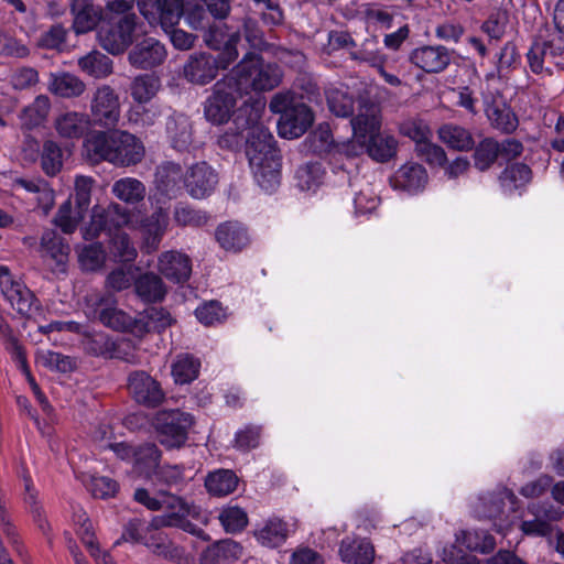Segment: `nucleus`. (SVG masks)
Here are the masks:
<instances>
[{"label": "nucleus", "mask_w": 564, "mask_h": 564, "mask_svg": "<svg viewBox=\"0 0 564 564\" xmlns=\"http://www.w3.org/2000/svg\"><path fill=\"white\" fill-rule=\"evenodd\" d=\"M264 104L245 102L235 116L238 128L247 129L246 155L257 183L267 192L280 184L281 153L269 129L260 121Z\"/></svg>", "instance_id": "1"}, {"label": "nucleus", "mask_w": 564, "mask_h": 564, "mask_svg": "<svg viewBox=\"0 0 564 564\" xmlns=\"http://www.w3.org/2000/svg\"><path fill=\"white\" fill-rule=\"evenodd\" d=\"M237 82L242 95L250 91L262 93L274 89L282 80V70L275 64L267 62L260 54L249 52L228 74Z\"/></svg>", "instance_id": "2"}, {"label": "nucleus", "mask_w": 564, "mask_h": 564, "mask_svg": "<svg viewBox=\"0 0 564 564\" xmlns=\"http://www.w3.org/2000/svg\"><path fill=\"white\" fill-rule=\"evenodd\" d=\"M352 139L337 147V154L348 159L368 153L369 132L381 128L380 105L366 96H360L357 101V113L351 119Z\"/></svg>", "instance_id": "3"}, {"label": "nucleus", "mask_w": 564, "mask_h": 564, "mask_svg": "<svg viewBox=\"0 0 564 564\" xmlns=\"http://www.w3.org/2000/svg\"><path fill=\"white\" fill-rule=\"evenodd\" d=\"M85 315L90 321H97L115 332L133 335L137 317L118 307V302L111 292H91L84 299Z\"/></svg>", "instance_id": "4"}, {"label": "nucleus", "mask_w": 564, "mask_h": 564, "mask_svg": "<svg viewBox=\"0 0 564 564\" xmlns=\"http://www.w3.org/2000/svg\"><path fill=\"white\" fill-rule=\"evenodd\" d=\"M239 56L238 50L226 48L225 53L213 55L195 52L188 55L182 69L183 77L193 85L205 86L213 82L219 70L227 69Z\"/></svg>", "instance_id": "5"}, {"label": "nucleus", "mask_w": 564, "mask_h": 564, "mask_svg": "<svg viewBox=\"0 0 564 564\" xmlns=\"http://www.w3.org/2000/svg\"><path fill=\"white\" fill-rule=\"evenodd\" d=\"M564 56V33L558 30H549L539 34L531 43L527 53L528 65L532 73L552 74L553 66L562 65Z\"/></svg>", "instance_id": "6"}, {"label": "nucleus", "mask_w": 564, "mask_h": 564, "mask_svg": "<svg viewBox=\"0 0 564 564\" xmlns=\"http://www.w3.org/2000/svg\"><path fill=\"white\" fill-rule=\"evenodd\" d=\"M194 423L195 420L191 413L181 410H162L155 414L153 427L159 443L172 451L185 446Z\"/></svg>", "instance_id": "7"}, {"label": "nucleus", "mask_w": 564, "mask_h": 564, "mask_svg": "<svg viewBox=\"0 0 564 564\" xmlns=\"http://www.w3.org/2000/svg\"><path fill=\"white\" fill-rule=\"evenodd\" d=\"M161 510L166 512L152 519L154 529L177 528L203 541H208L209 535L203 529L189 521L191 506L180 496L172 494L167 489H160Z\"/></svg>", "instance_id": "8"}, {"label": "nucleus", "mask_w": 564, "mask_h": 564, "mask_svg": "<svg viewBox=\"0 0 564 564\" xmlns=\"http://www.w3.org/2000/svg\"><path fill=\"white\" fill-rule=\"evenodd\" d=\"M242 96L234 77L224 76L216 82L204 102L206 120L217 126L227 123L235 113L238 99Z\"/></svg>", "instance_id": "9"}, {"label": "nucleus", "mask_w": 564, "mask_h": 564, "mask_svg": "<svg viewBox=\"0 0 564 564\" xmlns=\"http://www.w3.org/2000/svg\"><path fill=\"white\" fill-rule=\"evenodd\" d=\"M137 25L135 14L113 17L98 30L99 44L112 55L121 54L132 44Z\"/></svg>", "instance_id": "10"}, {"label": "nucleus", "mask_w": 564, "mask_h": 564, "mask_svg": "<svg viewBox=\"0 0 564 564\" xmlns=\"http://www.w3.org/2000/svg\"><path fill=\"white\" fill-rule=\"evenodd\" d=\"M95 181L89 176H77L75 180V194L74 200L76 209L73 210L70 199L63 203L55 216V224L64 234H73L78 223L84 216V213L90 205L91 188Z\"/></svg>", "instance_id": "11"}, {"label": "nucleus", "mask_w": 564, "mask_h": 564, "mask_svg": "<svg viewBox=\"0 0 564 564\" xmlns=\"http://www.w3.org/2000/svg\"><path fill=\"white\" fill-rule=\"evenodd\" d=\"M128 223L129 213L119 204H110L107 208L96 205L93 208L88 226L84 228L83 236L86 240H94L101 234L111 238Z\"/></svg>", "instance_id": "12"}, {"label": "nucleus", "mask_w": 564, "mask_h": 564, "mask_svg": "<svg viewBox=\"0 0 564 564\" xmlns=\"http://www.w3.org/2000/svg\"><path fill=\"white\" fill-rule=\"evenodd\" d=\"M127 389L138 404L149 409L159 406L165 400L161 383L144 370H133L128 375Z\"/></svg>", "instance_id": "13"}, {"label": "nucleus", "mask_w": 564, "mask_h": 564, "mask_svg": "<svg viewBox=\"0 0 564 564\" xmlns=\"http://www.w3.org/2000/svg\"><path fill=\"white\" fill-rule=\"evenodd\" d=\"M137 4L150 24H158L165 32L178 24L185 8L184 0H138Z\"/></svg>", "instance_id": "14"}, {"label": "nucleus", "mask_w": 564, "mask_h": 564, "mask_svg": "<svg viewBox=\"0 0 564 564\" xmlns=\"http://www.w3.org/2000/svg\"><path fill=\"white\" fill-rule=\"evenodd\" d=\"M41 257L50 261L52 272L66 273L70 254L69 242L55 229H45L41 236Z\"/></svg>", "instance_id": "15"}, {"label": "nucleus", "mask_w": 564, "mask_h": 564, "mask_svg": "<svg viewBox=\"0 0 564 564\" xmlns=\"http://www.w3.org/2000/svg\"><path fill=\"white\" fill-rule=\"evenodd\" d=\"M160 86V78L154 74L139 75L134 77L130 85V95L138 102L134 113L141 116L143 123L152 124L158 116L156 111L147 109L144 104H148L156 95Z\"/></svg>", "instance_id": "16"}, {"label": "nucleus", "mask_w": 564, "mask_h": 564, "mask_svg": "<svg viewBox=\"0 0 564 564\" xmlns=\"http://www.w3.org/2000/svg\"><path fill=\"white\" fill-rule=\"evenodd\" d=\"M453 53L444 45H423L414 48L409 59L426 74H440L449 66Z\"/></svg>", "instance_id": "17"}, {"label": "nucleus", "mask_w": 564, "mask_h": 564, "mask_svg": "<svg viewBox=\"0 0 564 564\" xmlns=\"http://www.w3.org/2000/svg\"><path fill=\"white\" fill-rule=\"evenodd\" d=\"M218 183V175L206 162L192 165L184 176V187L195 199L208 197Z\"/></svg>", "instance_id": "18"}, {"label": "nucleus", "mask_w": 564, "mask_h": 564, "mask_svg": "<svg viewBox=\"0 0 564 564\" xmlns=\"http://www.w3.org/2000/svg\"><path fill=\"white\" fill-rule=\"evenodd\" d=\"M91 115L96 123L110 128L120 118L119 97L110 86L99 87L91 100Z\"/></svg>", "instance_id": "19"}, {"label": "nucleus", "mask_w": 564, "mask_h": 564, "mask_svg": "<svg viewBox=\"0 0 564 564\" xmlns=\"http://www.w3.org/2000/svg\"><path fill=\"white\" fill-rule=\"evenodd\" d=\"M166 56L165 45L149 36L134 44L128 54V61L135 68L151 69L163 64Z\"/></svg>", "instance_id": "20"}, {"label": "nucleus", "mask_w": 564, "mask_h": 564, "mask_svg": "<svg viewBox=\"0 0 564 564\" xmlns=\"http://www.w3.org/2000/svg\"><path fill=\"white\" fill-rule=\"evenodd\" d=\"M528 512L531 513L534 519L523 520L520 524V530L523 534L529 536H550L553 531L550 522L561 518V512L552 505L547 503H530L528 506Z\"/></svg>", "instance_id": "21"}, {"label": "nucleus", "mask_w": 564, "mask_h": 564, "mask_svg": "<svg viewBox=\"0 0 564 564\" xmlns=\"http://www.w3.org/2000/svg\"><path fill=\"white\" fill-rule=\"evenodd\" d=\"M314 113L305 104L289 109L278 121V131L282 138L295 139L303 135L313 124Z\"/></svg>", "instance_id": "22"}, {"label": "nucleus", "mask_w": 564, "mask_h": 564, "mask_svg": "<svg viewBox=\"0 0 564 564\" xmlns=\"http://www.w3.org/2000/svg\"><path fill=\"white\" fill-rule=\"evenodd\" d=\"M165 134L170 145L178 151H188L194 140L193 122L182 112H173L166 118Z\"/></svg>", "instance_id": "23"}, {"label": "nucleus", "mask_w": 564, "mask_h": 564, "mask_svg": "<svg viewBox=\"0 0 564 564\" xmlns=\"http://www.w3.org/2000/svg\"><path fill=\"white\" fill-rule=\"evenodd\" d=\"M83 350L93 357L123 358L117 341L102 330L85 329L80 333Z\"/></svg>", "instance_id": "24"}, {"label": "nucleus", "mask_w": 564, "mask_h": 564, "mask_svg": "<svg viewBox=\"0 0 564 564\" xmlns=\"http://www.w3.org/2000/svg\"><path fill=\"white\" fill-rule=\"evenodd\" d=\"M0 290L4 299L21 315H29L35 301L34 294L8 271L0 275Z\"/></svg>", "instance_id": "25"}, {"label": "nucleus", "mask_w": 564, "mask_h": 564, "mask_svg": "<svg viewBox=\"0 0 564 564\" xmlns=\"http://www.w3.org/2000/svg\"><path fill=\"white\" fill-rule=\"evenodd\" d=\"M117 142L111 163L130 166L139 163L144 155L143 144L131 133L116 130Z\"/></svg>", "instance_id": "26"}, {"label": "nucleus", "mask_w": 564, "mask_h": 564, "mask_svg": "<svg viewBox=\"0 0 564 564\" xmlns=\"http://www.w3.org/2000/svg\"><path fill=\"white\" fill-rule=\"evenodd\" d=\"M159 271L174 283H184L192 273L191 259L178 251H166L159 258Z\"/></svg>", "instance_id": "27"}, {"label": "nucleus", "mask_w": 564, "mask_h": 564, "mask_svg": "<svg viewBox=\"0 0 564 564\" xmlns=\"http://www.w3.org/2000/svg\"><path fill=\"white\" fill-rule=\"evenodd\" d=\"M427 180L426 170L421 164L406 163L393 174L390 182L397 189L417 193L425 187Z\"/></svg>", "instance_id": "28"}, {"label": "nucleus", "mask_w": 564, "mask_h": 564, "mask_svg": "<svg viewBox=\"0 0 564 564\" xmlns=\"http://www.w3.org/2000/svg\"><path fill=\"white\" fill-rule=\"evenodd\" d=\"M54 128L61 138L80 139L90 129V118L84 112L66 111L55 118Z\"/></svg>", "instance_id": "29"}, {"label": "nucleus", "mask_w": 564, "mask_h": 564, "mask_svg": "<svg viewBox=\"0 0 564 564\" xmlns=\"http://www.w3.org/2000/svg\"><path fill=\"white\" fill-rule=\"evenodd\" d=\"M173 318L163 307H149L137 316L133 336L142 337L148 333H161L170 327Z\"/></svg>", "instance_id": "30"}, {"label": "nucleus", "mask_w": 564, "mask_h": 564, "mask_svg": "<svg viewBox=\"0 0 564 564\" xmlns=\"http://www.w3.org/2000/svg\"><path fill=\"white\" fill-rule=\"evenodd\" d=\"M184 176L180 164L166 161L156 167L154 182L161 193L175 197L181 189V184H184Z\"/></svg>", "instance_id": "31"}, {"label": "nucleus", "mask_w": 564, "mask_h": 564, "mask_svg": "<svg viewBox=\"0 0 564 564\" xmlns=\"http://www.w3.org/2000/svg\"><path fill=\"white\" fill-rule=\"evenodd\" d=\"M219 246L232 252H239L249 243V236L246 228L237 221L220 224L215 232Z\"/></svg>", "instance_id": "32"}, {"label": "nucleus", "mask_w": 564, "mask_h": 564, "mask_svg": "<svg viewBox=\"0 0 564 564\" xmlns=\"http://www.w3.org/2000/svg\"><path fill=\"white\" fill-rule=\"evenodd\" d=\"M73 14L72 30L76 35L86 34L95 30L102 20V9L93 3H84L78 6L73 2L70 7Z\"/></svg>", "instance_id": "33"}, {"label": "nucleus", "mask_w": 564, "mask_h": 564, "mask_svg": "<svg viewBox=\"0 0 564 564\" xmlns=\"http://www.w3.org/2000/svg\"><path fill=\"white\" fill-rule=\"evenodd\" d=\"M226 24L217 23L214 20L208 29H205L202 32L203 42L207 47L214 51H219V53H225L226 48L238 50L237 45L241 40V34L239 31L234 32L231 34H227Z\"/></svg>", "instance_id": "34"}, {"label": "nucleus", "mask_w": 564, "mask_h": 564, "mask_svg": "<svg viewBox=\"0 0 564 564\" xmlns=\"http://www.w3.org/2000/svg\"><path fill=\"white\" fill-rule=\"evenodd\" d=\"M134 291L143 302L159 303L165 299L167 288L160 275L145 272L135 279Z\"/></svg>", "instance_id": "35"}, {"label": "nucleus", "mask_w": 564, "mask_h": 564, "mask_svg": "<svg viewBox=\"0 0 564 564\" xmlns=\"http://www.w3.org/2000/svg\"><path fill=\"white\" fill-rule=\"evenodd\" d=\"M339 554L348 564H370L375 557V549L367 539L346 538L340 543Z\"/></svg>", "instance_id": "36"}, {"label": "nucleus", "mask_w": 564, "mask_h": 564, "mask_svg": "<svg viewBox=\"0 0 564 564\" xmlns=\"http://www.w3.org/2000/svg\"><path fill=\"white\" fill-rule=\"evenodd\" d=\"M161 458L162 452L154 443L141 444L137 446L134 453V469L140 476L150 480L160 467Z\"/></svg>", "instance_id": "37"}, {"label": "nucleus", "mask_w": 564, "mask_h": 564, "mask_svg": "<svg viewBox=\"0 0 564 564\" xmlns=\"http://www.w3.org/2000/svg\"><path fill=\"white\" fill-rule=\"evenodd\" d=\"M116 142V130L94 131L86 138L85 147L91 158L111 162Z\"/></svg>", "instance_id": "38"}, {"label": "nucleus", "mask_w": 564, "mask_h": 564, "mask_svg": "<svg viewBox=\"0 0 564 564\" xmlns=\"http://www.w3.org/2000/svg\"><path fill=\"white\" fill-rule=\"evenodd\" d=\"M144 545L154 554L169 561L180 562L185 554L183 547L176 545L165 533L154 528H152Z\"/></svg>", "instance_id": "39"}, {"label": "nucleus", "mask_w": 564, "mask_h": 564, "mask_svg": "<svg viewBox=\"0 0 564 564\" xmlns=\"http://www.w3.org/2000/svg\"><path fill=\"white\" fill-rule=\"evenodd\" d=\"M485 111L494 129L509 134L518 128L519 121L516 113L505 102L488 104Z\"/></svg>", "instance_id": "40"}, {"label": "nucleus", "mask_w": 564, "mask_h": 564, "mask_svg": "<svg viewBox=\"0 0 564 564\" xmlns=\"http://www.w3.org/2000/svg\"><path fill=\"white\" fill-rule=\"evenodd\" d=\"M239 484V478L230 469H217L208 473L205 487L209 495L225 497L232 494Z\"/></svg>", "instance_id": "41"}, {"label": "nucleus", "mask_w": 564, "mask_h": 564, "mask_svg": "<svg viewBox=\"0 0 564 564\" xmlns=\"http://www.w3.org/2000/svg\"><path fill=\"white\" fill-rule=\"evenodd\" d=\"M438 137L443 143L456 151H470L474 148L471 132L458 124L446 123L438 129Z\"/></svg>", "instance_id": "42"}, {"label": "nucleus", "mask_w": 564, "mask_h": 564, "mask_svg": "<svg viewBox=\"0 0 564 564\" xmlns=\"http://www.w3.org/2000/svg\"><path fill=\"white\" fill-rule=\"evenodd\" d=\"M398 141L392 135L381 134L380 130L369 132L368 155L377 162H388L397 154Z\"/></svg>", "instance_id": "43"}, {"label": "nucleus", "mask_w": 564, "mask_h": 564, "mask_svg": "<svg viewBox=\"0 0 564 564\" xmlns=\"http://www.w3.org/2000/svg\"><path fill=\"white\" fill-rule=\"evenodd\" d=\"M531 169L524 163L508 165L499 175V184L506 194H512L531 180Z\"/></svg>", "instance_id": "44"}, {"label": "nucleus", "mask_w": 564, "mask_h": 564, "mask_svg": "<svg viewBox=\"0 0 564 564\" xmlns=\"http://www.w3.org/2000/svg\"><path fill=\"white\" fill-rule=\"evenodd\" d=\"M498 141L491 137L484 138L477 144L474 143L473 162L479 172L489 171L500 159L498 154Z\"/></svg>", "instance_id": "45"}, {"label": "nucleus", "mask_w": 564, "mask_h": 564, "mask_svg": "<svg viewBox=\"0 0 564 564\" xmlns=\"http://www.w3.org/2000/svg\"><path fill=\"white\" fill-rule=\"evenodd\" d=\"M80 70L95 78H104L112 73V61L99 51H91L78 59Z\"/></svg>", "instance_id": "46"}, {"label": "nucleus", "mask_w": 564, "mask_h": 564, "mask_svg": "<svg viewBox=\"0 0 564 564\" xmlns=\"http://www.w3.org/2000/svg\"><path fill=\"white\" fill-rule=\"evenodd\" d=\"M288 533L286 522L279 518H271L256 532V536L262 545L278 547L285 542Z\"/></svg>", "instance_id": "47"}, {"label": "nucleus", "mask_w": 564, "mask_h": 564, "mask_svg": "<svg viewBox=\"0 0 564 564\" xmlns=\"http://www.w3.org/2000/svg\"><path fill=\"white\" fill-rule=\"evenodd\" d=\"M144 184L133 177H123L112 185V194L126 204H138L145 197Z\"/></svg>", "instance_id": "48"}, {"label": "nucleus", "mask_w": 564, "mask_h": 564, "mask_svg": "<svg viewBox=\"0 0 564 564\" xmlns=\"http://www.w3.org/2000/svg\"><path fill=\"white\" fill-rule=\"evenodd\" d=\"M85 88L84 82L69 73L54 76L50 84V90L63 98L78 97L85 91Z\"/></svg>", "instance_id": "49"}, {"label": "nucleus", "mask_w": 564, "mask_h": 564, "mask_svg": "<svg viewBox=\"0 0 564 564\" xmlns=\"http://www.w3.org/2000/svg\"><path fill=\"white\" fill-rule=\"evenodd\" d=\"M200 361L189 355H180L172 364V376L175 383H191L198 377Z\"/></svg>", "instance_id": "50"}, {"label": "nucleus", "mask_w": 564, "mask_h": 564, "mask_svg": "<svg viewBox=\"0 0 564 564\" xmlns=\"http://www.w3.org/2000/svg\"><path fill=\"white\" fill-rule=\"evenodd\" d=\"M457 541L466 549L482 554H488L496 547L495 538L485 530L462 531Z\"/></svg>", "instance_id": "51"}, {"label": "nucleus", "mask_w": 564, "mask_h": 564, "mask_svg": "<svg viewBox=\"0 0 564 564\" xmlns=\"http://www.w3.org/2000/svg\"><path fill=\"white\" fill-rule=\"evenodd\" d=\"M51 102L47 96L40 95L34 101L26 106L21 115L23 126L33 129L41 126L48 115Z\"/></svg>", "instance_id": "52"}, {"label": "nucleus", "mask_w": 564, "mask_h": 564, "mask_svg": "<svg viewBox=\"0 0 564 564\" xmlns=\"http://www.w3.org/2000/svg\"><path fill=\"white\" fill-rule=\"evenodd\" d=\"M63 150L54 140H45L41 152V166L47 176H55L63 167Z\"/></svg>", "instance_id": "53"}, {"label": "nucleus", "mask_w": 564, "mask_h": 564, "mask_svg": "<svg viewBox=\"0 0 564 564\" xmlns=\"http://www.w3.org/2000/svg\"><path fill=\"white\" fill-rule=\"evenodd\" d=\"M209 216L186 203H177L173 210V220L181 227H202L207 224Z\"/></svg>", "instance_id": "54"}, {"label": "nucleus", "mask_w": 564, "mask_h": 564, "mask_svg": "<svg viewBox=\"0 0 564 564\" xmlns=\"http://www.w3.org/2000/svg\"><path fill=\"white\" fill-rule=\"evenodd\" d=\"M183 18L191 29L199 32H203L205 29H208L209 24L214 21L204 2L186 3L184 8Z\"/></svg>", "instance_id": "55"}, {"label": "nucleus", "mask_w": 564, "mask_h": 564, "mask_svg": "<svg viewBox=\"0 0 564 564\" xmlns=\"http://www.w3.org/2000/svg\"><path fill=\"white\" fill-rule=\"evenodd\" d=\"M109 251L112 257L122 263L133 262L137 258V249L129 239V236L120 230L109 238Z\"/></svg>", "instance_id": "56"}, {"label": "nucleus", "mask_w": 564, "mask_h": 564, "mask_svg": "<svg viewBox=\"0 0 564 564\" xmlns=\"http://www.w3.org/2000/svg\"><path fill=\"white\" fill-rule=\"evenodd\" d=\"M323 176L324 167L319 162H307L295 172L297 186L302 191L315 189L322 183Z\"/></svg>", "instance_id": "57"}, {"label": "nucleus", "mask_w": 564, "mask_h": 564, "mask_svg": "<svg viewBox=\"0 0 564 564\" xmlns=\"http://www.w3.org/2000/svg\"><path fill=\"white\" fill-rule=\"evenodd\" d=\"M334 144L328 124H319L305 140V147L314 154L322 156L328 153Z\"/></svg>", "instance_id": "58"}, {"label": "nucleus", "mask_w": 564, "mask_h": 564, "mask_svg": "<svg viewBox=\"0 0 564 564\" xmlns=\"http://www.w3.org/2000/svg\"><path fill=\"white\" fill-rule=\"evenodd\" d=\"M326 100L329 110L337 117H350L354 115V100L346 91L338 88L326 90Z\"/></svg>", "instance_id": "59"}, {"label": "nucleus", "mask_w": 564, "mask_h": 564, "mask_svg": "<svg viewBox=\"0 0 564 564\" xmlns=\"http://www.w3.org/2000/svg\"><path fill=\"white\" fill-rule=\"evenodd\" d=\"M218 519L226 532L229 533L241 532L248 524L247 512L237 506L225 507Z\"/></svg>", "instance_id": "60"}, {"label": "nucleus", "mask_w": 564, "mask_h": 564, "mask_svg": "<svg viewBox=\"0 0 564 564\" xmlns=\"http://www.w3.org/2000/svg\"><path fill=\"white\" fill-rule=\"evenodd\" d=\"M184 470L183 465H160L150 480L154 485H162L167 488L178 487L184 482Z\"/></svg>", "instance_id": "61"}, {"label": "nucleus", "mask_w": 564, "mask_h": 564, "mask_svg": "<svg viewBox=\"0 0 564 564\" xmlns=\"http://www.w3.org/2000/svg\"><path fill=\"white\" fill-rule=\"evenodd\" d=\"M152 521L147 523L141 519H132L124 527L121 534L120 541L142 543L145 544V540L152 530Z\"/></svg>", "instance_id": "62"}, {"label": "nucleus", "mask_w": 564, "mask_h": 564, "mask_svg": "<svg viewBox=\"0 0 564 564\" xmlns=\"http://www.w3.org/2000/svg\"><path fill=\"white\" fill-rule=\"evenodd\" d=\"M68 29L63 24H53L46 32H44L40 40L39 45L47 50L63 51L66 47V39Z\"/></svg>", "instance_id": "63"}, {"label": "nucleus", "mask_w": 564, "mask_h": 564, "mask_svg": "<svg viewBox=\"0 0 564 564\" xmlns=\"http://www.w3.org/2000/svg\"><path fill=\"white\" fill-rule=\"evenodd\" d=\"M415 152L423 161L432 166H445L447 156L444 149L437 144L430 142H421L415 145Z\"/></svg>", "instance_id": "64"}]
</instances>
